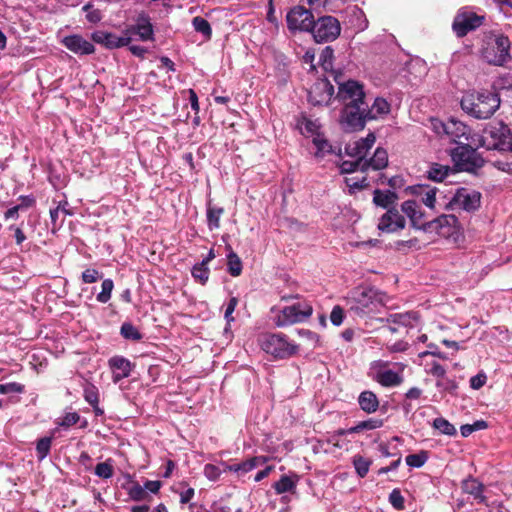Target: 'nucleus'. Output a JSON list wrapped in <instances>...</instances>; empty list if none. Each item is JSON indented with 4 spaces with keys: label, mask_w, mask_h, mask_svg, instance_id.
I'll return each instance as SVG.
<instances>
[{
    "label": "nucleus",
    "mask_w": 512,
    "mask_h": 512,
    "mask_svg": "<svg viewBox=\"0 0 512 512\" xmlns=\"http://www.w3.org/2000/svg\"><path fill=\"white\" fill-rule=\"evenodd\" d=\"M500 96L491 91L473 92L461 100V108L476 119H489L499 108Z\"/></svg>",
    "instance_id": "1"
},
{
    "label": "nucleus",
    "mask_w": 512,
    "mask_h": 512,
    "mask_svg": "<svg viewBox=\"0 0 512 512\" xmlns=\"http://www.w3.org/2000/svg\"><path fill=\"white\" fill-rule=\"evenodd\" d=\"M386 294L373 287H357L351 292L350 310L360 317L376 313L385 305Z\"/></svg>",
    "instance_id": "2"
},
{
    "label": "nucleus",
    "mask_w": 512,
    "mask_h": 512,
    "mask_svg": "<svg viewBox=\"0 0 512 512\" xmlns=\"http://www.w3.org/2000/svg\"><path fill=\"white\" fill-rule=\"evenodd\" d=\"M373 119H375V115L372 114V111H369L368 104L365 102L353 103L344 105L341 111L340 123L346 132H355L363 130L366 122Z\"/></svg>",
    "instance_id": "3"
},
{
    "label": "nucleus",
    "mask_w": 512,
    "mask_h": 512,
    "mask_svg": "<svg viewBox=\"0 0 512 512\" xmlns=\"http://www.w3.org/2000/svg\"><path fill=\"white\" fill-rule=\"evenodd\" d=\"M451 158L459 171L475 172L485 164L483 157L468 144L454 148L451 151Z\"/></svg>",
    "instance_id": "4"
},
{
    "label": "nucleus",
    "mask_w": 512,
    "mask_h": 512,
    "mask_svg": "<svg viewBox=\"0 0 512 512\" xmlns=\"http://www.w3.org/2000/svg\"><path fill=\"white\" fill-rule=\"evenodd\" d=\"M310 33L317 43L332 42L339 37L341 33V24L334 16H320L314 20Z\"/></svg>",
    "instance_id": "5"
},
{
    "label": "nucleus",
    "mask_w": 512,
    "mask_h": 512,
    "mask_svg": "<svg viewBox=\"0 0 512 512\" xmlns=\"http://www.w3.org/2000/svg\"><path fill=\"white\" fill-rule=\"evenodd\" d=\"M313 313V307L307 300L284 307L275 318L278 327H286L306 321Z\"/></svg>",
    "instance_id": "6"
},
{
    "label": "nucleus",
    "mask_w": 512,
    "mask_h": 512,
    "mask_svg": "<svg viewBox=\"0 0 512 512\" xmlns=\"http://www.w3.org/2000/svg\"><path fill=\"white\" fill-rule=\"evenodd\" d=\"M261 348L275 358H288L296 354L298 347L287 341L284 334H265L260 338Z\"/></svg>",
    "instance_id": "7"
},
{
    "label": "nucleus",
    "mask_w": 512,
    "mask_h": 512,
    "mask_svg": "<svg viewBox=\"0 0 512 512\" xmlns=\"http://www.w3.org/2000/svg\"><path fill=\"white\" fill-rule=\"evenodd\" d=\"M460 225L458 218L453 214H442L427 222L425 232H435L443 238H456Z\"/></svg>",
    "instance_id": "8"
},
{
    "label": "nucleus",
    "mask_w": 512,
    "mask_h": 512,
    "mask_svg": "<svg viewBox=\"0 0 512 512\" xmlns=\"http://www.w3.org/2000/svg\"><path fill=\"white\" fill-rule=\"evenodd\" d=\"M485 17L475 12L460 9L454 17L452 29L458 38H463L469 32L483 25Z\"/></svg>",
    "instance_id": "9"
},
{
    "label": "nucleus",
    "mask_w": 512,
    "mask_h": 512,
    "mask_svg": "<svg viewBox=\"0 0 512 512\" xmlns=\"http://www.w3.org/2000/svg\"><path fill=\"white\" fill-rule=\"evenodd\" d=\"M314 20L312 12L301 5L292 7L286 15L287 27L290 31L310 32Z\"/></svg>",
    "instance_id": "10"
},
{
    "label": "nucleus",
    "mask_w": 512,
    "mask_h": 512,
    "mask_svg": "<svg viewBox=\"0 0 512 512\" xmlns=\"http://www.w3.org/2000/svg\"><path fill=\"white\" fill-rule=\"evenodd\" d=\"M334 80L339 85L336 98L344 105L353 103L359 104L365 102V92L363 85L358 81L348 80L346 82L340 83L337 76L334 77Z\"/></svg>",
    "instance_id": "11"
},
{
    "label": "nucleus",
    "mask_w": 512,
    "mask_h": 512,
    "mask_svg": "<svg viewBox=\"0 0 512 512\" xmlns=\"http://www.w3.org/2000/svg\"><path fill=\"white\" fill-rule=\"evenodd\" d=\"M511 42L505 35H499L495 39V46L486 50L484 57L487 62L494 66H504L511 60Z\"/></svg>",
    "instance_id": "12"
},
{
    "label": "nucleus",
    "mask_w": 512,
    "mask_h": 512,
    "mask_svg": "<svg viewBox=\"0 0 512 512\" xmlns=\"http://www.w3.org/2000/svg\"><path fill=\"white\" fill-rule=\"evenodd\" d=\"M481 197L480 192L475 190L470 191L467 188L461 187L456 190L446 208L448 209L453 205H458L467 212L476 211L481 205Z\"/></svg>",
    "instance_id": "13"
},
{
    "label": "nucleus",
    "mask_w": 512,
    "mask_h": 512,
    "mask_svg": "<svg viewBox=\"0 0 512 512\" xmlns=\"http://www.w3.org/2000/svg\"><path fill=\"white\" fill-rule=\"evenodd\" d=\"M334 94V87L328 79L317 80L308 91V102L313 106L328 105Z\"/></svg>",
    "instance_id": "14"
},
{
    "label": "nucleus",
    "mask_w": 512,
    "mask_h": 512,
    "mask_svg": "<svg viewBox=\"0 0 512 512\" xmlns=\"http://www.w3.org/2000/svg\"><path fill=\"white\" fill-rule=\"evenodd\" d=\"M125 36L138 35L141 41L154 40V29L149 15L142 12L137 16L136 23L128 26L124 31Z\"/></svg>",
    "instance_id": "15"
},
{
    "label": "nucleus",
    "mask_w": 512,
    "mask_h": 512,
    "mask_svg": "<svg viewBox=\"0 0 512 512\" xmlns=\"http://www.w3.org/2000/svg\"><path fill=\"white\" fill-rule=\"evenodd\" d=\"M405 224L406 220L404 216L401 215L396 208L392 207L381 216L378 223V229L383 232L392 233L403 229Z\"/></svg>",
    "instance_id": "16"
},
{
    "label": "nucleus",
    "mask_w": 512,
    "mask_h": 512,
    "mask_svg": "<svg viewBox=\"0 0 512 512\" xmlns=\"http://www.w3.org/2000/svg\"><path fill=\"white\" fill-rule=\"evenodd\" d=\"M92 40L100 45H103L107 49H117L124 46H128L131 42L129 36H117L110 32L95 31L91 35Z\"/></svg>",
    "instance_id": "17"
},
{
    "label": "nucleus",
    "mask_w": 512,
    "mask_h": 512,
    "mask_svg": "<svg viewBox=\"0 0 512 512\" xmlns=\"http://www.w3.org/2000/svg\"><path fill=\"white\" fill-rule=\"evenodd\" d=\"M375 141V134L370 132L365 138L348 143L345 147V152L351 158L366 160L365 157L374 145Z\"/></svg>",
    "instance_id": "18"
},
{
    "label": "nucleus",
    "mask_w": 512,
    "mask_h": 512,
    "mask_svg": "<svg viewBox=\"0 0 512 512\" xmlns=\"http://www.w3.org/2000/svg\"><path fill=\"white\" fill-rule=\"evenodd\" d=\"M108 365L113 373L112 380L114 383H118L124 378L129 377L135 367V364L129 359L119 355L111 357L108 361Z\"/></svg>",
    "instance_id": "19"
},
{
    "label": "nucleus",
    "mask_w": 512,
    "mask_h": 512,
    "mask_svg": "<svg viewBox=\"0 0 512 512\" xmlns=\"http://www.w3.org/2000/svg\"><path fill=\"white\" fill-rule=\"evenodd\" d=\"M490 135L495 140L492 148L500 151H512V133L506 124L501 122L499 127L490 131Z\"/></svg>",
    "instance_id": "20"
},
{
    "label": "nucleus",
    "mask_w": 512,
    "mask_h": 512,
    "mask_svg": "<svg viewBox=\"0 0 512 512\" xmlns=\"http://www.w3.org/2000/svg\"><path fill=\"white\" fill-rule=\"evenodd\" d=\"M462 492L473 497L480 504L487 505V497L484 494L485 485L473 476H468L461 482Z\"/></svg>",
    "instance_id": "21"
},
{
    "label": "nucleus",
    "mask_w": 512,
    "mask_h": 512,
    "mask_svg": "<svg viewBox=\"0 0 512 512\" xmlns=\"http://www.w3.org/2000/svg\"><path fill=\"white\" fill-rule=\"evenodd\" d=\"M62 43L68 50L75 54L89 55L95 51L94 45L78 34L64 37Z\"/></svg>",
    "instance_id": "22"
},
{
    "label": "nucleus",
    "mask_w": 512,
    "mask_h": 512,
    "mask_svg": "<svg viewBox=\"0 0 512 512\" xmlns=\"http://www.w3.org/2000/svg\"><path fill=\"white\" fill-rule=\"evenodd\" d=\"M416 196H420L422 202L429 208L434 209L436 203L437 188L428 185H414L408 188Z\"/></svg>",
    "instance_id": "23"
},
{
    "label": "nucleus",
    "mask_w": 512,
    "mask_h": 512,
    "mask_svg": "<svg viewBox=\"0 0 512 512\" xmlns=\"http://www.w3.org/2000/svg\"><path fill=\"white\" fill-rule=\"evenodd\" d=\"M374 380L382 387H396L402 384L403 376L390 369H379Z\"/></svg>",
    "instance_id": "24"
},
{
    "label": "nucleus",
    "mask_w": 512,
    "mask_h": 512,
    "mask_svg": "<svg viewBox=\"0 0 512 512\" xmlns=\"http://www.w3.org/2000/svg\"><path fill=\"white\" fill-rule=\"evenodd\" d=\"M365 171L369 168L373 170H382L388 166V153L382 148L378 147L373 156L369 159L364 160Z\"/></svg>",
    "instance_id": "25"
},
{
    "label": "nucleus",
    "mask_w": 512,
    "mask_h": 512,
    "mask_svg": "<svg viewBox=\"0 0 512 512\" xmlns=\"http://www.w3.org/2000/svg\"><path fill=\"white\" fill-rule=\"evenodd\" d=\"M358 404L361 410L368 414H372L379 408V399L374 392L365 390L360 393L358 397Z\"/></svg>",
    "instance_id": "26"
},
{
    "label": "nucleus",
    "mask_w": 512,
    "mask_h": 512,
    "mask_svg": "<svg viewBox=\"0 0 512 512\" xmlns=\"http://www.w3.org/2000/svg\"><path fill=\"white\" fill-rule=\"evenodd\" d=\"M398 199L397 194L394 191L386 190L382 191L380 189H376L373 192V203L376 206L390 209V206L393 205Z\"/></svg>",
    "instance_id": "27"
},
{
    "label": "nucleus",
    "mask_w": 512,
    "mask_h": 512,
    "mask_svg": "<svg viewBox=\"0 0 512 512\" xmlns=\"http://www.w3.org/2000/svg\"><path fill=\"white\" fill-rule=\"evenodd\" d=\"M456 170L448 165L439 163H432L427 171V178L435 182H442L450 173H455Z\"/></svg>",
    "instance_id": "28"
},
{
    "label": "nucleus",
    "mask_w": 512,
    "mask_h": 512,
    "mask_svg": "<svg viewBox=\"0 0 512 512\" xmlns=\"http://www.w3.org/2000/svg\"><path fill=\"white\" fill-rule=\"evenodd\" d=\"M224 214V208L212 205L211 200L207 202V225L210 231L220 227V218Z\"/></svg>",
    "instance_id": "29"
},
{
    "label": "nucleus",
    "mask_w": 512,
    "mask_h": 512,
    "mask_svg": "<svg viewBox=\"0 0 512 512\" xmlns=\"http://www.w3.org/2000/svg\"><path fill=\"white\" fill-rule=\"evenodd\" d=\"M261 462L262 461H261L260 457H252V458L245 460L241 463L226 465L224 471H231V472H236V473H240V474H245V473L253 470Z\"/></svg>",
    "instance_id": "30"
},
{
    "label": "nucleus",
    "mask_w": 512,
    "mask_h": 512,
    "mask_svg": "<svg viewBox=\"0 0 512 512\" xmlns=\"http://www.w3.org/2000/svg\"><path fill=\"white\" fill-rule=\"evenodd\" d=\"M242 261L240 257L231 249L227 255V271L233 277H238L242 273Z\"/></svg>",
    "instance_id": "31"
},
{
    "label": "nucleus",
    "mask_w": 512,
    "mask_h": 512,
    "mask_svg": "<svg viewBox=\"0 0 512 512\" xmlns=\"http://www.w3.org/2000/svg\"><path fill=\"white\" fill-rule=\"evenodd\" d=\"M127 493L133 501H150L151 496L137 481H132Z\"/></svg>",
    "instance_id": "32"
},
{
    "label": "nucleus",
    "mask_w": 512,
    "mask_h": 512,
    "mask_svg": "<svg viewBox=\"0 0 512 512\" xmlns=\"http://www.w3.org/2000/svg\"><path fill=\"white\" fill-rule=\"evenodd\" d=\"M384 424L383 420L382 419H379V418H370L368 420H365V421H361L359 422L357 425L351 427L348 429V432L350 434H353V433H359V432H362L364 430H374V429H377V428H380L382 427Z\"/></svg>",
    "instance_id": "33"
},
{
    "label": "nucleus",
    "mask_w": 512,
    "mask_h": 512,
    "mask_svg": "<svg viewBox=\"0 0 512 512\" xmlns=\"http://www.w3.org/2000/svg\"><path fill=\"white\" fill-rule=\"evenodd\" d=\"M352 464L357 475L360 478H364L369 472L370 466L372 465V460L367 459L360 454H356L353 456Z\"/></svg>",
    "instance_id": "34"
},
{
    "label": "nucleus",
    "mask_w": 512,
    "mask_h": 512,
    "mask_svg": "<svg viewBox=\"0 0 512 512\" xmlns=\"http://www.w3.org/2000/svg\"><path fill=\"white\" fill-rule=\"evenodd\" d=\"M297 480H293L287 475H282L280 479L273 484L276 494H283L286 492H294Z\"/></svg>",
    "instance_id": "35"
},
{
    "label": "nucleus",
    "mask_w": 512,
    "mask_h": 512,
    "mask_svg": "<svg viewBox=\"0 0 512 512\" xmlns=\"http://www.w3.org/2000/svg\"><path fill=\"white\" fill-rule=\"evenodd\" d=\"M438 124L447 135L461 137L465 134L466 126L461 122L451 120L448 123L438 122Z\"/></svg>",
    "instance_id": "36"
},
{
    "label": "nucleus",
    "mask_w": 512,
    "mask_h": 512,
    "mask_svg": "<svg viewBox=\"0 0 512 512\" xmlns=\"http://www.w3.org/2000/svg\"><path fill=\"white\" fill-rule=\"evenodd\" d=\"M83 397L85 401L90 405L99 404V389L93 383L86 380L85 383L83 384Z\"/></svg>",
    "instance_id": "37"
},
{
    "label": "nucleus",
    "mask_w": 512,
    "mask_h": 512,
    "mask_svg": "<svg viewBox=\"0 0 512 512\" xmlns=\"http://www.w3.org/2000/svg\"><path fill=\"white\" fill-rule=\"evenodd\" d=\"M120 335L131 341H140L143 338V334L131 322H124L121 325Z\"/></svg>",
    "instance_id": "38"
},
{
    "label": "nucleus",
    "mask_w": 512,
    "mask_h": 512,
    "mask_svg": "<svg viewBox=\"0 0 512 512\" xmlns=\"http://www.w3.org/2000/svg\"><path fill=\"white\" fill-rule=\"evenodd\" d=\"M433 428L438 430L441 434L447 436H456L457 430L453 424L443 417H437L433 420Z\"/></svg>",
    "instance_id": "39"
},
{
    "label": "nucleus",
    "mask_w": 512,
    "mask_h": 512,
    "mask_svg": "<svg viewBox=\"0 0 512 512\" xmlns=\"http://www.w3.org/2000/svg\"><path fill=\"white\" fill-rule=\"evenodd\" d=\"M339 167L342 174H351L356 171L366 172L363 159L345 160Z\"/></svg>",
    "instance_id": "40"
},
{
    "label": "nucleus",
    "mask_w": 512,
    "mask_h": 512,
    "mask_svg": "<svg viewBox=\"0 0 512 512\" xmlns=\"http://www.w3.org/2000/svg\"><path fill=\"white\" fill-rule=\"evenodd\" d=\"M191 274L197 282L204 285L209 279L210 270L208 265L201 261L193 266Z\"/></svg>",
    "instance_id": "41"
},
{
    "label": "nucleus",
    "mask_w": 512,
    "mask_h": 512,
    "mask_svg": "<svg viewBox=\"0 0 512 512\" xmlns=\"http://www.w3.org/2000/svg\"><path fill=\"white\" fill-rule=\"evenodd\" d=\"M192 25L196 32L201 33L206 39H210L212 36V28L210 23L201 16H196L192 20Z\"/></svg>",
    "instance_id": "42"
},
{
    "label": "nucleus",
    "mask_w": 512,
    "mask_h": 512,
    "mask_svg": "<svg viewBox=\"0 0 512 512\" xmlns=\"http://www.w3.org/2000/svg\"><path fill=\"white\" fill-rule=\"evenodd\" d=\"M95 475L102 479H109L114 475V467L111 459L98 463L95 467Z\"/></svg>",
    "instance_id": "43"
},
{
    "label": "nucleus",
    "mask_w": 512,
    "mask_h": 512,
    "mask_svg": "<svg viewBox=\"0 0 512 512\" xmlns=\"http://www.w3.org/2000/svg\"><path fill=\"white\" fill-rule=\"evenodd\" d=\"M369 111H372V114L375 115L376 119L377 116L387 115L390 112V104L386 99L377 97L371 108H369Z\"/></svg>",
    "instance_id": "44"
},
{
    "label": "nucleus",
    "mask_w": 512,
    "mask_h": 512,
    "mask_svg": "<svg viewBox=\"0 0 512 512\" xmlns=\"http://www.w3.org/2000/svg\"><path fill=\"white\" fill-rule=\"evenodd\" d=\"M334 50L331 46H326L319 57V64L325 71H330L333 68Z\"/></svg>",
    "instance_id": "45"
},
{
    "label": "nucleus",
    "mask_w": 512,
    "mask_h": 512,
    "mask_svg": "<svg viewBox=\"0 0 512 512\" xmlns=\"http://www.w3.org/2000/svg\"><path fill=\"white\" fill-rule=\"evenodd\" d=\"M428 460V452L420 451L419 453L409 454L406 456L405 461L406 464L410 467L420 468L422 467Z\"/></svg>",
    "instance_id": "46"
},
{
    "label": "nucleus",
    "mask_w": 512,
    "mask_h": 512,
    "mask_svg": "<svg viewBox=\"0 0 512 512\" xmlns=\"http://www.w3.org/2000/svg\"><path fill=\"white\" fill-rule=\"evenodd\" d=\"M52 445V437H43L37 441L36 455L38 460H43L49 454Z\"/></svg>",
    "instance_id": "47"
},
{
    "label": "nucleus",
    "mask_w": 512,
    "mask_h": 512,
    "mask_svg": "<svg viewBox=\"0 0 512 512\" xmlns=\"http://www.w3.org/2000/svg\"><path fill=\"white\" fill-rule=\"evenodd\" d=\"M114 288L112 279H105L101 284V292L97 295V301L100 303H107L111 298V293Z\"/></svg>",
    "instance_id": "48"
},
{
    "label": "nucleus",
    "mask_w": 512,
    "mask_h": 512,
    "mask_svg": "<svg viewBox=\"0 0 512 512\" xmlns=\"http://www.w3.org/2000/svg\"><path fill=\"white\" fill-rule=\"evenodd\" d=\"M82 11L86 12V20L92 24H97L102 20V13L99 9L94 8L91 2L82 7Z\"/></svg>",
    "instance_id": "49"
},
{
    "label": "nucleus",
    "mask_w": 512,
    "mask_h": 512,
    "mask_svg": "<svg viewBox=\"0 0 512 512\" xmlns=\"http://www.w3.org/2000/svg\"><path fill=\"white\" fill-rule=\"evenodd\" d=\"M345 183H346V185L350 189H353V190H362V189H366V188L369 187V183L367 181V177L366 176H362V177H357V176L346 177L345 178Z\"/></svg>",
    "instance_id": "50"
},
{
    "label": "nucleus",
    "mask_w": 512,
    "mask_h": 512,
    "mask_svg": "<svg viewBox=\"0 0 512 512\" xmlns=\"http://www.w3.org/2000/svg\"><path fill=\"white\" fill-rule=\"evenodd\" d=\"M488 424L484 420L475 421L473 424H465L460 427V432L463 437L470 436L473 432L486 429Z\"/></svg>",
    "instance_id": "51"
},
{
    "label": "nucleus",
    "mask_w": 512,
    "mask_h": 512,
    "mask_svg": "<svg viewBox=\"0 0 512 512\" xmlns=\"http://www.w3.org/2000/svg\"><path fill=\"white\" fill-rule=\"evenodd\" d=\"M418 208V204L414 200H407L403 202L401 205L403 213H405L407 217L410 219L411 224L418 223L415 217V212L418 210Z\"/></svg>",
    "instance_id": "52"
},
{
    "label": "nucleus",
    "mask_w": 512,
    "mask_h": 512,
    "mask_svg": "<svg viewBox=\"0 0 512 512\" xmlns=\"http://www.w3.org/2000/svg\"><path fill=\"white\" fill-rule=\"evenodd\" d=\"M422 393V389L418 387H412L405 393V401L402 404V407L405 410V412L408 413L412 409L411 404L407 400H418L421 397Z\"/></svg>",
    "instance_id": "53"
},
{
    "label": "nucleus",
    "mask_w": 512,
    "mask_h": 512,
    "mask_svg": "<svg viewBox=\"0 0 512 512\" xmlns=\"http://www.w3.org/2000/svg\"><path fill=\"white\" fill-rule=\"evenodd\" d=\"M25 392V385L18 382H10L0 384V394L18 393L22 394Z\"/></svg>",
    "instance_id": "54"
},
{
    "label": "nucleus",
    "mask_w": 512,
    "mask_h": 512,
    "mask_svg": "<svg viewBox=\"0 0 512 512\" xmlns=\"http://www.w3.org/2000/svg\"><path fill=\"white\" fill-rule=\"evenodd\" d=\"M389 502L397 510L405 508V500L399 489H393L389 494Z\"/></svg>",
    "instance_id": "55"
},
{
    "label": "nucleus",
    "mask_w": 512,
    "mask_h": 512,
    "mask_svg": "<svg viewBox=\"0 0 512 512\" xmlns=\"http://www.w3.org/2000/svg\"><path fill=\"white\" fill-rule=\"evenodd\" d=\"M64 205H68V202L67 201H61V202L58 203L56 208L50 210V218H51V224H52L51 231H52V233H55L57 230H59L61 228V223H58L57 219H58V216H59L60 208H64Z\"/></svg>",
    "instance_id": "56"
},
{
    "label": "nucleus",
    "mask_w": 512,
    "mask_h": 512,
    "mask_svg": "<svg viewBox=\"0 0 512 512\" xmlns=\"http://www.w3.org/2000/svg\"><path fill=\"white\" fill-rule=\"evenodd\" d=\"M81 278L84 283L91 284L101 279L102 274L94 268H88L85 271H83Z\"/></svg>",
    "instance_id": "57"
},
{
    "label": "nucleus",
    "mask_w": 512,
    "mask_h": 512,
    "mask_svg": "<svg viewBox=\"0 0 512 512\" xmlns=\"http://www.w3.org/2000/svg\"><path fill=\"white\" fill-rule=\"evenodd\" d=\"M222 474V470L214 464H206L204 466V475L210 481H216Z\"/></svg>",
    "instance_id": "58"
},
{
    "label": "nucleus",
    "mask_w": 512,
    "mask_h": 512,
    "mask_svg": "<svg viewBox=\"0 0 512 512\" xmlns=\"http://www.w3.org/2000/svg\"><path fill=\"white\" fill-rule=\"evenodd\" d=\"M80 420V415L77 412H69L66 413L59 425L64 428L71 427L75 424H77Z\"/></svg>",
    "instance_id": "59"
},
{
    "label": "nucleus",
    "mask_w": 512,
    "mask_h": 512,
    "mask_svg": "<svg viewBox=\"0 0 512 512\" xmlns=\"http://www.w3.org/2000/svg\"><path fill=\"white\" fill-rule=\"evenodd\" d=\"M331 323L335 326H339L344 320V310L341 306L336 305L333 307L330 314Z\"/></svg>",
    "instance_id": "60"
},
{
    "label": "nucleus",
    "mask_w": 512,
    "mask_h": 512,
    "mask_svg": "<svg viewBox=\"0 0 512 512\" xmlns=\"http://www.w3.org/2000/svg\"><path fill=\"white\" fill-rule=\"evenodd\" d=\"M487 381V377L484 373H478L477 375L471 377L470 379V387L472 389L478 390L482 388Z\"/></svg>",
    "instance_id": "61"
},
{
    "label": "nucleus",
    "mask_w": 512,
    "mask_h": 512,
    "mask_svg": "<svg viewBox=\"0 0 512 512\" xmlns=\"http://www.w3.org/2000/svg\"><path fill=\"white\" fill-rule=\"evenodd\" d=\"M429 374L439 379H444L446 375L445 368L439 364L438 362H433L430 370L428 371Z\"/></svg>",
    "instance_id": "62"
},
{
    "label": "nucleus",
    "mask_w": 512,
    "mask_h": 512,
    "mask_svg": "<svg viewBox=\"0 0 512 512\" xmlns=\"http://www.w3.org/2000/svg\"><path fill=\"white\" fill-rule=\"evenodd\" d=\"M237 304H238V299L236 297L230 298V300L227 304L226 310H225V315H224L227 322H231L234 320V318L232 317V313L234 312Z\"/></svg>",
    "instance_id": "63"
},
{
    "label": "nucleus",
    "mask_w": 512,
    "mask_h": 512,
    "mask_svg": "<svg viewBox=\"0 0 512 512\" xmlns=\"http://www.w3.org/2000/svg\"><path fill=\"white\" fill-rule=\"evenodd\" d=\"M436 386L444 390H453L457 388V384L455 383V381L447 379L445 377L444 379L437 380Z\"/></svg>",
    "instance_id": "64"
}]
</instances>
